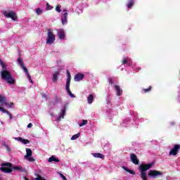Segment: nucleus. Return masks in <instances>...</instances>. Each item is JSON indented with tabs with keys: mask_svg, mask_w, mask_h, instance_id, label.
Returning a JSON list of instances; mask_svg holds the SVG:
<instances>
[{
	"mask_svg": "<svg viewBox=\"0 0 180 180\" xmlns=\"http://www.w3.org/2000/svg\"><path fill=\"white\" fill-rule=\"evenodd\" d=\"M13 170L25 172V168L22 167L21 166L13 167L11 162L1 164V167L0 168V171H1V172H4V174H11V172H12Z\"/></svg>",
	"mask_w": 180,
	"mask_h": 180,
	"instance_id": "1",
	"label": "nucleus"
},
{
	"mask_svg": "<svg viewBox=\"0 0 180 180\" xmlns=\"http://www.w3.org/2000/svg\"><path fill=\"white\" fill-rule=\"evenodd\" d=\"M153 167V163H149L147 165H141L139 166V171L141 174V178L142 180H147V173L146 171H148Z\"/></svg>",
	"mask_w": 180,
	"mask_h": 180,
	"instance_id": "2",
	"label": "nucleus"
},
{
	"mask_svg": "<svg viewBox=\"0 0 180 180\" xmlns=\"http://www.w3.org/2000/svg\"><path fill=\"white\" fill-rule=\"evenodd\" d=\"M1 78L2 79H4V81H6L8 84H10L11 85H13L15 84V79H13V77H12V75H11V72L6 70H4L1 71Z\"/></svg>",
	"mask_w": 180,
	"mask_h": 180,
	"instance_id": "3",
	"label": "nucleus"
},
{
	"mask_svg": "<svg viewBox=\"0 0 180 180\" xmlns=\"http://www.w3.org/2000/svg\"><path fill=\"white\" fill-rule=\"evenodd\" d=\"M56 41V35L51 30H48L47 31V39H46V44L51 45Z\"/></svg>",
	"mask_w": 180,
	"mask_h": 180,
	"instance_id": "4",
	"label": "nucleus"
},
{
	"mask_svg": "<svg viewBox=\"0 0 180 180\" xmlns=\"http://www.w3.org/2000/svg\"><path fill=\"white\" fill-rule=\"evenodd\" d=\"M3 15L6 18H10L11 19H12V20H16V19H18V16H16V13L13 11H11V12L4 11Z\"/></svg>",
	"mask_w": 180,
	"mask_h": 180,
	"instance_id": "5",
	"label": "nucleus"
},
{
	"mask_svg": "<svg viewBox=\"0 0 180 180\" xmlns=\"http://www.w3.org/2000/svg\"><path fill=\"white\" fill-rule=\"evenodd\" d=\"M0 103L1 105H5L6 106H7V108H12V106H13V103H8L6 102V97L0 95Z\"/></svg>",
	"mask_w": 180,
	"mask_h": 180,
	"instance_id": "6",
	"label": "nucleus"
},
{
	"mask_svg": "<svg viewBox=\"0 0 180 180\" xmlns=\"http://www.w3.org/2000/svg\"><path fill=\"white\" fill-rule=\"evenodd\" d=\"M180 150V145L179 144H175L172 148V150L169 151V155H177L178 152Z\"/></svg>",
	"mask_w": 180,
	"mask_h": 180,
	"instance_id": "7",
	"label": "nucleus"
},
{
	"mask_svg": "<svg viewBox=\"0 0 180 180\" xmlns=\"http://www.w3.org/2000/svg\"><path fill=\"white\" fill-rule=\"evenodd\" d=\"M18 63L19 65L21 67V68L24 70V72H25V74L27 75H29V70H27V68L25 66V64L23 63V60H22V58H19L18 59Z\"/></svg>",
	"mask_w": 180,
	"mask_h": 180,
	"instance_id": "8",
	"label": "nucleus"
},
{
	"mask_svg": "<svg viewBox=\"0 0 180 180\" xmlns=\"http://www.w3.org/2000/svg\"><path fill=\"white\" fill-rule=\"evenodd\" d=\"M130 159L133 164H134L135 165H139L140 160H139V158H137V155H136V154L131 153L130 155Z\"/></svg>",
	"mask_w": 180,
	"mask_h": 180,
	"instance_id": "9",
	"label": "nucleus"
},
{
	"mask_svg": "<svg viewBox=\"0 0 180 180\" xmlns=\"http://www.w3.org/2000/svg\"><path fill=\"white\" fill-rule=\"evenodd\" d=\"M148 175L149 176H153V178H155V176H157L158 175H162V173H161L160 172L156 171V170H150L148 172Z\"/></svg>",
	"mask_w": 180,
	"mask_h": 180,
	"instance_id": "10",
	"label": "nucleus"
},
{
	"mask_svg": "<svg viewBox=\"0 0 180 180\" xmlns=\"http://www.w3.org/2000/svg\"><path fill=\"white\" fill-rule=\"evenodd\" d=\"M67 110V108L65 106L63 109L60 110V114L58 118L56 120L57 122H61V119H64V116H65V112Z\"/></svg>",
	"mask_w": 180,
	"mask_h": 180,
	"instance_id": "11",
	"label": "nucleus"
},
{
	"mask_svg": "<svg viewBox=\"0 0 180 180\" xmlns=\"http://www.w3.org/2000/svg\"><path fill=\"white\" fill-rule=\"evenodd\" d=\"M84 74L77 73V75H75L74 79L76 82H78L79 81H82V79H84Z\"/></svg>",
	"mask_w": 180,
	"mask_h": 180,
	"instance_id": "12",
	"label": "nucleus"
},
{
	"mask_svg": "<svg viewBox=\"0 0 180 180\" xmlns=\"http://www.w3.org/2000/svg\"><path fill=\"white\" fill-rule=\"evenodd\" d=\"M58 36L60 40H64V39H65V32H64V30H59L58 32Z\"/></svg>",
	"mask_w": 180,
	"mask_h": 180,
	"instance_id": "13",
	"label": "nucleus"
},
{
	"mask_svg": "<svg viewBox=\"0 0 180 180\" xmlns=\"http://www.w3.org/2000/svg\"><path fill=\"white\" fill-rule=\"evenodd\" d=\"M63 12H65L63 14V16L62 18V24L63 25H65V23H67L68 22V13H67V10H63Z\"/></svg>",
	"mask_w": 180,
	"mask_h": 180,
	"instance_id": "14",
	"label": "nucleus"
},
{
	"mask_svg": "<svg viewBox=\"0 0 180 180\" xmlns=\"http://www.w3.org/2000/svg\"><path fill=\"white\" fill-rule=\"evenodd\" d=\"M53 103V105H58V103H61V98L57 95H55Z\"/></svg>",
	"mask_w": 180,
	"mask_h": 180,
	"instance_id": "15",
	"label": "nucleus"
},
{
	"mask_svg": "<svg viewBox=\"0 0 180 180\" xmlns=\"http://www.w3.org/2000/svg\"><path fill=\"white\" fill-rule=\"evenodd\" d=\"M91 154L93 157H94V158H101V160H105V155L103 154H101L100 153H95Z\"/></svg>",
	"mask_w": 180,
	"mask_h": 180,
	"instance_id": "16",
	"label": "nucleus"
},
{
	"mask_svg": "<svg viewBox=\"0 0 180 180\" xmlns=\"http://www.w3.org/2000/svg\"><path fill=\"white\" fill-rule=\"evenodd\" d=\"M115 89L117 92V96H121L122 94H123V90L120 89V86L119 85H115Z\"/></svg>",
	"mask_w": 180,
	"mask_h": 180,
	"instance_id": "17",
	"label": "nucleus"
},
{
	"mask_svg": "<svg viewBox=\"0 0 180 180\" xmlns=\"http://www.w3.org/2000/svg\"><path fill=\"white\" fill-rule=\"evenodd\" d=\"M15 139L18 141H21V143H22V144H29V143H30V141H29L28 139H22V137H18V138H15Z\"/></svg>",
	"mask_w": 180,
	"mask_h": 180,
	"instance_id": "18",
	"label": "nucleus"
},
{
	"mask_svg": "<svg viewBox=\"0 0 180 180\" xmlns=\"http://www.w3.org/2000/svg\"><path fill=\"white\" fill-rule=\"evenodd\" d=\"M65 88L69 96L71 98H75V95H74L72 92H71V89H70V84H66Z\"/></svg>",
	"mask_w": 180,
	"mask_h": 180,
	"instance_id": "19",
	"label": "nucleus"
},
{
	"mask_svg": "<svg viewBox=\"0 0 180 180\" xmlns=\"http://www.w3.org/2000/svg\"><path fill=\"white\" fill-rule=\"evenodd\" d=\"M123 65H130V64H131V59L129 58V57H127L125 58H124V60L122 61Z\"/></svg>",
	"mask_w": 180,
	"mask_h": 180,
	"instance_id": "20",
	"label": "nucleus"
},
{
	"mask_svg": "<svg viewBox=\"0 0 180 180\" xmlns=\"http://www.w3.org/2000/svg\"><path fill=\"white\" fill-rule=\"evenodd\" d=\"M67 80H66V85H70L71 84V74L70 73V71L67 70Z\"/></svg>",
	"mask_w": 180,
	"mask_h": 180,
	"instance_id": "21",
	"label": "nucleus"
},
{
	"mask_svg": "<svg viewBox=\"0 0 180 180\" xmlns=\"http://www.w3.org/2000/svg\"><path fill=\"white\" fill-rule=\"evenodd\" d=\"M49 162H60V159L58 158H56L55 156H51L48 160Z\"/></svg>",
	"mask_w": 180,
	"mask_h": 180,
	"instance_id": "22",
	"label": "nucleus"
},
{
	"mask_svg": "<svg viewBox=\"0 0 180 180\" xmlns=\"http://www.w3.org/2000/svg\"><path fill=\"white\" fill-rule=\"evenodd\" d=\"M58 75H60V72L57 71L55 72L53 75L52 80L53 82H57V79H58Z\"/></svg>",
	"mask_w": 180,
	"mask_h": 180,
	"instance_id": "23",
	"label": "nucleus"
},
{
	"mask_svg": "<svg viewBox=\"0 0 180 180\" xmlns=\"http://www.w3.org/2000/svg\"><path fill=\"white\" fill-rule=\"evenodd\" d=\"M32 154H33V152H32V149L26 148V155H25V158H29V157H31Z\"/></svg>",
	"mask_w": 180,
	"mask_h": 180,
	"instance_id": "24",
	"label": "nucleus"
},
{
	"mask_svg": "<svg viewBox=\"0 0 180 180\" xmlns=\"http://www.w3.org/2000/svg\"><path fill=\"white\" fill-rule=\"evenodd\" d=\"M94 94H90L88 97H87V102L89 105H91L92 103V102H94Z\"/></svg>",
	"mask_w": 180,
	"mask_h": 180,
	"instance_id": "25",
	"label": "nucleus"
},
{
	"mask_svg": "<svg viewBox=\"0 0 180 180\" xmlns=\"http://www.w3.org/2000/svg\"><path fill=\"white\" fill-rule=\"evenodd\" d=\"M128 4L127 5L128 9H131L133 5H134V0H128Z\"/></svg>",
	"mask_w": 180,
	"mask_h": 180,
	"instance_id": "26",
	"label": "nucleus"
},
{
	"mask_svg": "<svg viewBox=\"0 0 180 180\" xmlns=\"http://www.w3.org/2000/svg\"><path fill=\"white\" fill-rule=\"evenodd\" d=\"M153 89V86H149L147 89H143L142 92L143 94H147L148 92H150V91Z\"/></svg>",
	"mask_w": 180,
	"mask_h": 180,
	"instance_id": "27",
	"label": "nucleus"
},
{
	"mask_svg": "<svg viewBox=\"0 0 180 180\" xmlns=\"http://www.w3.org/2000/svg\"><path fill=\"white\" fill-rule=\"evenodd\" d=\"M0 110H1L3 113H6L7 115H9L11 119H12V115L9 113V111L5 110V108L2 107H0Z\"/></svg>",
	"mask_w": 180,
	"mask_h": 180,
	"instance_id": "28",
	"label": "nucleus"
},
{
	"mask_svg": "<svg viewBox=\"0 0 180 180\" xmlns=\"http://www.w3.org/2000/svg\"><path fill=\"white\" fill-rule=\"evenodd\" d=\"M124 171H126L127 172H129V174H131V175H136V172H134V171L128 169L127 167H124Z\"/></svg>",
	"mask_w": 180,
	"mask_h": 180,
	"instance_id": "29",
	"label": "nucleus"
},
{
	"mask_svg": "<svg viewBox=\"0 0 180 180\" xmlns=\"http://www.w3.org/2000/svg\"><path fill=\"white\" fill-rule=\"evenodd\" d=\"M79 136H81L79 133L75 134L71 137V140H77V139H79Z\"/></svg>",
	"mask_w": 180,
	"mask_h": 180,
	"instance_id": "30",
	"label": "nucleus"
},
{
	"mask_svg": "<svg viewBox=\"0 0 180 180\" xmlns=\"http://www.w3.org/2000/svg\"><path fill=\"white\" fill-rule=\"evenodd\" d=\"M85 124H88V120H83L82 123L79 124V127H82V126H85Z\"/></svg>",
	"mask_w": 180,
	"mask_h": 180,
	"instance_id": "31",
	"label": "nucleus"
},
{
	"mask_svg": "<svg viewBox=\"0 0 180 180\" xmlns=\"http://www.w3.org/2000/svg\"><path fill=\"white\" fill-rule=\"evenodd\" d=\"M36 12L37 15H41V13H43V11L40 8H37Z\"/></svg>",
	"mask_w": 180,
	"mask_h": 180,
	"instance_id": "32",
	"label": "nucleus"
},
{
	"mask_svg": "<svg viewBox=\"0 0 180 180\" xmlns=\"http://www.w3.org/2000/svg\"><path fill=\"white\" fill-rule=\"evenodd\" d=\"M0 64L3 68V70H6V65H5V63L2 61L1 59H0Z\"/></svg>",
	"mask_w": 180,
	"mask_h": 180,
	"instance_id": "33",
	"label": "nucleus"
},
{
	"mask_svg": "<svg viewBox=\"0 0 180 180\" xmlns=\"http://www.w3.org/2000/svg\"><path fill=\"white\" fill-rule=\"evenodd\" d=\"M25 160H27L28 161H30V162H34V158H32L31 156L28 157L27 158H25Z\"/></svg>",
	"mask_w": 180,
	"mask_h": 180,
	"instance_id": "34",
	"label": "nucleus"
},
{
	"mask_svg": "<svg viewBox=\"0 0 180 180\" xmlns=\"http://www.w3.org/2000/svg\"><path fill=\"white\" fill-rule=\"evenodd\" d=\"M46 9L47 11H51V9H53V7H51V6L49 5V3L46 4Z\"/></svg>",
	"mask_w": 180,
	"mask_h": 180,
	"instance_id": "35",
	"label": "nucleus"
},
{
	"mask_svg": "<svg viewBox=\"0 0 180 180\" xmlns=\"http://www.w3.org/2000/svg\"><path fill=\"white\" fill-rule=\"evenodd\" d=\"M108 82L109 84H110V85H113V83H114L113 79L112 77H109Z\"/></svg>",
	"mask_w": 180,
	"mask_h": 180,
	"instance_id": "36",
	"label": "nucleus"
},
{
	"mask_svg": "<svg viewBox=\"0 0 180 180\" xmlns=\"http://www.w3.org/2000/svg\"><path fill=\"white\" fill-rule=\"evenodd\" d=\"M27 79H29L30 82H31V84H33V80L32 79L30 75V74L27 75Z\"/></svg>",
	"mask_w": 180,
	"mask_h": 180,
	"instance_id": "37",
	"label": "nucleus"
},
{
	"mask_svg": "<svg viewBox=\"0 0 180 180\" xmlns=\"http://www.w3.org/2000/svg\"><path fill=\"white\" fill-rule=\"evenodd\" d=\"M56 12H58L60 13V12H61V8L60 7V6H57L56 7Z\"/></svg>",
	"mask_w": 180,
	"mask_h": 180,
	"instance_id": "38",
	"label": "nucleus"
},
{
	"mask_svg": "<svg viewBox=\"0 0 180 180\" xmlns=\"http://www.w3.org/2000/svg\"><path fill=\"white\" fill-rule=\"evenodd\" d=\"M59 175L61 178L63 179V180H67V177H65V176H64V174H63L62 173H59Z\"/></svg>",
	"mask_w": 180,
	"mask_h": 180,
	"instance_id": "39",
	"label": "nucleus"
},
{
	"mask_svg": "<svg viewBox=\"0 0 180 180\" xmlns=\"http://www.w3.org/2000/svg\"><path fill=\"white\" fill-rule=\"evenodd\" d=\"M6 149L7 150V151H11V148L9 147V146L8 145H5Z\"/></svg>",
	"mask_w": 180,
	"mask_h": 180,
	"instance_id": "40",
	"label": "nucleus"
},
{
	"mask_svg": "<svg viewBox=\"0 0 180 180\" xmlns=\"http://www.w3.org/2000/svg\"><path fill=\"white\" fill-rule=\"evenodd\" d=\"M27 127H28V129H30L31 127H33V124H32V123L28 124Z\"/></svg>",
	"mask_w": 180,
	"mask_h": 180,
	"instance_id": "41",
	"label": "nucleus"
},
{
	"mask_svg": "<svg viewBox=\"0 0 180 180\" xmlns=\"http://www.w3.org/2000/svg\"><path fill=\"white\" fill-rule=\"evenodd\" d=\"M50 115H51V116H52V117L54 116V113H51Z\"/></svg>",
	"mask_w": 180,
	"mask_h": 180,
	"instance_id": "42",
	"label": "nucleus"
},
{
	"mask_svg": "<svg viewBox=\"0 0 180 180\" xmlns=\"http://www.w3.org/2000/svg\"><path fill=\"white\" fill-rule=\"evenodd\" d=\"M25 180H29V179H27V178L25 177Z\"/></svg>",
	"mask_w": 180,
	"mask_h": 180,
	"instance_id": "43",
	"label": "nucleus"
}]
</instances>
